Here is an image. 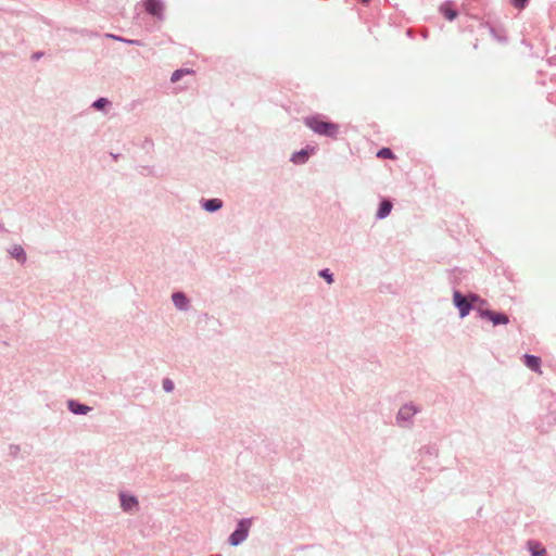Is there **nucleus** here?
<instances>
[{
	"label": "nucleus",
	"mask_w": 556,
	"mask_h": 556,
	"mask_svg": "<svg viewBox=\"0 0 556 556\" xmlns=\"http://www.w3.org/2000/svg\"><path fill=\"white\" fill-rule=\"evenodd\" d=\"M304 124L319 136L336 139L339 135V125L323 119L321 115H313L304 118Z\"/></svg>",
	"instance_id": "f257e3e1"
},
{
	"label": "nucleus",
	"mask_w": 556,
	"mask_h": 556,
	"mask_svg": "<svg viewBox=\"0 0 556 556\" xmlns=\"http://www.w3.org/2000/svg\"><path fill=\"white\" fill-rule=\"evenodd\" d=\"M421 412L420 406L414 403H406L402 405L396 413L395 421L401 428H412L414 426V417Z\"/></svg>",
	"instance_id": "f03ea898"
},
{
	"label": "nucleus",
	"mask_w": 556,
	"mask_h": 556,
	"mask_svg": "<svg viewBox=\"0 0 556 556\" xmlns=\"http://www.w3.org/2000/svg\"><path fill=\"white\" fill-rule=\"evenodd\" d=\"M477 301H480V298L475 293H470L468 296H465L458 290L453 292V303L458 309L460 318L466 317L470 313L473 307V303Z\"/></svg>",
	"instance_id": "7ed1b4c3"
},
{
	"label": "nucleus",
	"mask_w": 556,
	"mask_h": 556,
	"mask_svg": "<svg viewBox=\"0 0 556 556\" xmlns=\"http://www.w3.org/2000/svg\"><path fill=\"white\" fill-rule=\"evenodd\" d=\"M251 527V519H241L235 529V531L229 535L228 543L231 546H238L243 541L247 540L249 535V530Z\"/></svg>",
	"instance_id": "20e7f679"
},
{
	"label": "nucleus",
	"mask_w": 556,
	"mask_h": 556,
	"mask_svg": "<svg viewBox=\"0 0 556 556\" xmlns=\"http://www.w3.org/2000/svg\"><path fill=\"white\" fill-rule=\"evenodd\" d=\"M478 314L481 318L490 320L494 326L506 325L509 323V317L505 313L479 308Z\"/></svg>",
	"instance_id": "39448f33"
},
{
	"label": "nucleus",
	"mask_w": 556,
	"mask_h": 556,
	"mask_svg": "<svg viewBox=\"0 0 556 556\" xmlns=\"http://www.w3.org/2000/svg\"><path fill=\"white\" fill-rule=\"evenodd\" d=\"M143 3L147 13L157 20H164V3L161 0H144Z\"/></svg>",
	"instance_id": "423d86ee"
},
{
	"label": "nucleus",
	"mask_w": 556,
	"mask_h": 556,
	"mask_svg": "<svg viewBox=\"0 0 556 556\" xmlns=\"http://www.w3.org/2000/svg\"><path fill=\"white\" fill-rule=\"evenodd\" d=\"M121 507L126 513L137 510L139 507L138 498L124 492L119 493Z\"/></svg>",
	"instance_id": "0eeeda50"
},
{
	"label": "nucleus",
	"mask_w": 556,
	"mask_h": 556,
	"mask_svg": "<svg viewBox=\"0 0 556 556\" xmlns=\"http://www.w3.org/2000/svg\"><path fill=\"white\" fill-rule=\"evenodd\" d=\"M172 301L174 306L181 312H187L190 308V300L188 296L181 292L177 291L172 294Z\"/></svg>",
	"instance_id": "6e6552de"
},
{
	"label": "nucleus",
	"mask_w": 556,
	"mask_h": 556,
	"mask_svg": "<svg viewBox=\"0 0 556 556\" xmlns=\"http://www.w3.org/2000/svg\"><path fill=\"white\" fill-rule=\"evenodd\" d=\"M200 205L204 211L215 213L223 207L224 202L218 198L201 199Z\"/></svg>",
	"instance_id": "1a4fd4ad"
},
{
	"label": "nucleus",
	"mask_w": 556,
	"mask_h": 556,
	"mask_svg": "<svg viewBox=\"0 0 556 556\" xmlns=\"http://www.w3.org/2000/svg\"><path fill=\"white\" fill-rule=\"evenodd\" d=\"M7 252L9 255L14 258L17 263L21 265H24L27 261V254L24 250V248L20 244H14L10 247Z\"/></svg>",
	"instance_id": "9d476101"
},
{
	"label": "nucleus",
	"mask_w": 556,
	"mask_h": 556,
	"mask_svg": "<svg viewBox=\"0 0 556 556\" xmlns=\"http://www.w3.org/2000/svg\"><path fill=\"white\" fill-rule=\"evenodd\" d=\"M67 408L74 415H87L92 408L76 400L67 401Z\"/></svg>",
	"instance_id": "9b49d317"
},
{
	"label": "nucleus",
	"mask_w": 556,
	"mask_h": 556,
	"mask_svg": "<svg viewBox=\"0 0 556 556\" xmlns=\"http://www.w3.org/2000/svg\"><path fill=\"white\" fill-rule=\"evenodd\" d=\"M314 151V148L309 149L308 147L301 149L300 151L294 152L291 155L290 161L294 164H305L309 157L311 152Z\"/></svg>",
	"instance_id": "f8f14e48"
},
{
	"label": "nucleus",
	"mask_w": 556,
	"mask_h": 556,
	"mask_svg": "<svg viewBox=\"0 0 556 556\" xmlns=\"http://www.w3.org/2000/svg\"><path fill=\"white\" fill-rule=\"evenodd\" d=\"M392 207H393L392 202L389 199H383L379 203V207H378L377 213H376V218L377 219H384L386 217H388L390 215V213L392 211Z\"/></svg>",
	"instance_id": "ddd939ff"
},
{
	"label": "nucleus",
	"mask_w": 556,
	"mask_h": 556,
	"mask_svg": "<svg viewBox=\"0 0 556 556\" xmlns=\"http://www.w3.org/2000/svg\"><path fill=\"white\" fill-rule=\"evenodd\" d=\"M523 363H525V365L528 368H530L533 371H539L540 370L541 358L535 356V355L525 354L523 355Z\"/></svg>",
	"instance_id": "4468645a"
},
{
	"label": "nucleus",
	"mask_w": 556,
	"mask_h": 556,
	"mask_svg": "<svg viewBox=\"0 0 556 556\" xmlns=\"http://www.w3.org/2000/svg\"><path fill=\"white\" fill-rule=\"evenodd\" d=\"M528 549L531 556H547L545 547L536 541H528Z\"/></svg>",
	"instance_id": "2eb2a0df"
},
{
	"label": "nucleus",
	"mask_w": 556,
	"mask_h": 556,
	"mask_svg": "<svg viewBox=\"0 0 556 556\" xmlns=\"http://www.w3.org/2000/svg\"><path fill=\"white\" fill-rule=\"evenodd\" d=\"M419 454L421 456H430L435 458L439 455V448L435 444H427L419 450Z\"/></svg>",
	"instance_id": "dca6fc26"
},
{
	"label": "nucleus",
	"mask_w": 556,
	"mask_h": 556,
	"mask_svg": "<svg viewBox=\"0 0 556 556\" xmlns=\"http://www.w3.org/2000/svg\"><path fill=\"white\" fill-rule=\"evenodd\" d=\"M490 34L494 39H496L500 42H505L507 40V36L505 34V30L503 28H496L494 26H489Z\"/></svg>",
	"instance_id": "f3484780"
},
{
	"label": "nucleus",
	"mask_w": 556,
	"mask_h": 556,
	"mask_svg": "<svg viewBox=\"0 0 556 556\" xmlns=\"http://www.w3.org/2000/svg\"><path fill=\"white\" fill-rule=\"evenodd\" d=\"M111 104L108 98L101 97L92 102L91 108L97 111H104L106 108L111 106Z\"/></svg>",
	"instance_id": "a211bd4d"
},
{
	"label": "nucleus",
	"mask_w": 556,
	"mask_h": 556,
	"mask_svg": "<svg viewBox=\"0 0 556 556\" xmlns=\"http://www.w3.org/2000/svg\"><path fill=\"white\" fill-rule=\"evenodd\" d=\"M440 12L448 20L453 21L457 17L458 13L456 10L447 7L446 4H442L440 7Z\"/></svg>",
	"instance_id": "6ab92c4d"
},
{
	"label": "nucleus",
	"mask_w": 556,
	"mask_h": 556,
	"mask_svg": "<svg viewBox=\"0 0 556 556\" xmlns=\"http://www.w3.org/2000/svg\"><path fill=\"white\" fill-rule=\"evenodd\" d=\"M106 37H109L111 39H114V40H117V41H122V42L128 43V45L141 46V41L140 40L127 39V38H124V37H121V36H117V35H112V34H106Z\"/></svg>",
	"instance_id": "aec40b11"
},
{
	"label": "nucleus",
	"mask_w": 556,
	"mask_h": 556,
	"mask_svg": "<svg viewBox=\"0 0 556 556\" xmlns=\"http://www.w3.org/2000/svg\"><path fill=\"white\" fill-rule=\"evenodd\" d=\"M318 276L326 280L328 285L333 283L334 277L333 274L330 271L329 268H324L318 271Z\"/></svg>",
	"instance_id": "412c9836"
},
{
	"label": "nucleus",
	"mask_w": 556,
	"mask_h": 556,
	"mask_svg": "<svg viewBox=\"0 0 556 556\" xmlns=\"http://www.w3.org/2000/svg\"><path fill=\"white\" fill-rule=\"evenodd\" d=\"M193 73V71L191 70H184V68H180V70H176L173 74H172V77H170V80L173 83H176L185 74H191Z\"/></svg>",
	"instance_id": "4be33fe9"
},
{
	"label": "nucleus",
	"mask_w": 556,
	"mask_h": 556,
	"mask_svg": "<svg viewBox=\"0 0 556 556\" xmlns=\"http://www.w3.org/2000/svg\"><path fill=\"white\" fill-rule=\"evenodd\" d=\"M162 388L163 390L166 392V393H170L174 391L175 389V384L173 382L172 379L169 378H164L163 381H162Z\"/></svg>",
	"instance_id": "5701e85b"
},
{
	"label": "nucleus",
	"mask_w": 556,
	"mask_h": 556,
	"mask_svg": "<svg viewBox=\"0 0 556 556\" xmlns=\"http://www.w3.org/2000/svg\"><path fill=\"white\" fill-rule=\"evenodd\" d=\"M377 156L378 157H383V159H393L394 157V154L392 152L391 149L389 148H382L378 151L377 153Z\"/></svg>",
	"instance_id": "b1692460"
},
{
	"label": "nucleus",
	"mask_w": 556,
	"mask_h": 556,
	"mask_svg": "<svg viewBox=\"0 0 556 556\" xmlns=\"http://www.w3.org/2000/svg\"><path fill=\"white\" fill-rule=\"evenodd\" d=\"M511 5L515 9L523 10L529 3V0H510Z\"/></svg>",
	"instance_id": "393cba45"
},
{
	"label": "nucleus",
	"mask_w": 556,
	"mask_h": 556,
	"mask_svg": "<svg viewBox=\"0 0 556 556\" xmlns=\"http://www.w3.org/2000/svg\"><path fill=\"white\" fill-rule=\"evenodd\" d=\"M43 55V52H35L33 55H31V59L33 60H39L41 56Z\"/></svg>",
	"instance_id": "a878e982"
},
{
	"label": "nucleus",
	"mask_w": 556,
	"mask_h": 556,
	"mask_svg": "<svg viewBox=\"0 0 556 556\" xmlns=\"http://www.w3.org/2000/svg\"><path fill=\"white\" fill-rule=\"evenodd\" d=\"M0 231L8 232V229L4 227V225L2 223H0Z\"/></svg>",
	"instance_id": "bb28decb"
},
{
	"label": "nucleus",
	"mask_w": 556,
	"mask_h": 556,
	"mask_svg": "<svg viewBox=\"0 0 556 556\" xmlns=\"http://www.w3.org/2000/svg\"><path fill=\"white\" fill-rule=\"evenodd\" d=\"M142 169L148 170V173H149V174H151V173H152V168H151V167H142Z\"/></svg>",
	"instance_id": "cd10ccee"
},
{
	"label": "nucleus",
	"mask_w": 556,
	"mask_h": 556,
	"mask_svg": "<svg viewBox=\"0 0 556 556\" xmlns=\"http://www.w3.org/2000/svg\"><path fill=\"white\" fill-rule=\"evenodd\" d=\"M363 3H368L370 0H361Z\"/></svg>",
	"instance_id": "c85d7f7f"
}]
</instances>
